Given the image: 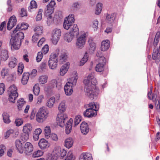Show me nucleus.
Segmentation results:
<instances>
[{
    "mask_svg": "<svg viewBox=\"0 0 160 160\" xmlns=\"http://www.w3.org/2000/svg\"><path fill=\"white\" fill-rule=\"evenodd\" d=\"M69 62H67L61 67L60 70V74L61 76H63L66 74L69 68Z\"/></svg>",
    "mask_w": 160,
    "mask_h": 160,
    "instance_id": "nucleus-23",
    "label": "nucleus"
},
{
    "mask_svg": "<svg viewBox=\"0 0 160 160\" xmlns=\"http://www.w3.org/2000/svg\"><path fill=\"white\" fill-rule=\"evenodd\" d=\"M61 31L60 29H54L53 31L52 36V42L56 45L59 40L61 34Z\"/></svg>",
    "mask_w": 160,
    "mask_h": 160,
    "instance_id": "nucleus-17",
    "label": "nucleus"
},
{
    "mask_svg": "<svg viewBox=\"0 0 160 160\" xmlns=\"http://www.w3.org/2000/svg\"><path fill=\"white\" fill-rule=\"evenodd\" d=\"M24 36L23 32H18L14 36H12L10 41L11 49L17 50L19 48L21 41L23 39Z\"/></svg>",
    "mask_w": 160,
    "mask_h": 160,
    "instance_id": "nucleus-1",
    "label": "nucleus"
},
{
    "mask_svg": "<svg viewBox=\"0 0 160 160\" xmlns=\"http://www.w3.org/2000/svg\"><path fill=\"white\" fill-rule=\"evenodd\" d=\"M36 111L35 109H33L31 112V114L30 116V119L32 120L36 116Z\"/></svg>",
    "mask_w": 160,
    "mask_h": 160,
    "instance_id": "nucleus-62",
    "label": "nucleus"
},
{
    "mask_svg": "<svg viewBox=\"0 0 160 160\" xmlns=\"http://www.w3.org/2000/svg\"><path fill=\"white\" fill-rule=\"evenodd\" d=\"M81 121V117L80 115L76 116L74 119L75 125H78Z\"/></svg>",
    "mask_w": 160,
    "mask_h": 160,
    "instance_id": "nucleus-50",
    "label": "nucleus"
},
{
    "mask_svg": "<svg viewBox=\"0 0 160 160\" xmlns=\"http://www.w3.org/2000/svg\"><path fill=\"white\" fill-rule=\"evenodd\" d=\"M38 144L39 148L42 150H44L49 147V143L46 139H41L39 141Z\"/></svg>",
    "mask_w": 160,
    "mask_h": 160,
    "instance_id": "nucleus-20",
    "label": "nucleus"
},
{
    "mask_svg": "<svg viewBox=\"0 0 160 160\" xmlns=\"http://www.w3.org/2000/svg\"><path fill=\"white\" fill-rule=\"evenodd\" d=\"M5 146L3 145H2L0 146V157L2 156L4 154V150H5Z\"/></svg>",
    "mask_w": 160,
    "mask_h": 160,
    "instance_id": "nucleus-59",
    "label": "nucleus"
},
{
    "mask_svg": "<svg viewBox=\"0 0 160 160\" xmlns=\"http://www.w3.org/2000/svg\"><path fill=\"white\" fill-rule=\"evenodd\" d=\"M48 112L45 108H41L36 115V121L39 123L42 122L47 118Z\"/></svg>",
    "mask_w": 160,
    "mask_h": 160,
    "instance_id": "nucleus-5",
    "label": "nucleus"
},
{
    "mask_svg": "<svg viewBox=\"0 0 160 160\" xmlns=\"http://www.w3.org/2000/svg\"><path fill=\"white\" fill-rule=\"evenodd\" d=\"M75 19L74 18V15L72 14L69 15L64 20L63 24V28L66 30H68L71 28H72L73 23Z\"/></svg>",
    "mask_w": 160,
    "mask_h": 160,
    "instance_id": "nucleus-9",
    "label": "nucleus"
},
{
    "mask_svg": "<svg viewBox=\"0 0 160 160\" xmlns=\"http://www.w3.org/2000/svg\"><path fill=\"white\" fill-rule=\"evenodd\" d=\"M17 59L16 58H11L8 64L9 67L11 68H13L17 65Z\"/></svg>",
    "mask_w": 160,
    "mask_h": 160,
    "instance_id": "nucleus-31",
    "label": "nucleus"
},
{
    "mask_svg": "<svg viewBox=\"0 0 160 160\" xmlns=\"http://www.w3.org/2000/svg\"><path fill=\"white\" fill-rule=\"evenodd\" d=\"M23 123V120L21 118L16 119L15 122V123L17 126L21 125Z\"/></svg>",
    "mask_w": 160,
    "mask_h": 160,
    "instance_id": "nucleus-53",
    "label": "nucleus"
},
{
    "mask_svg": "<svg viewBox=\"0 0 160 160\" xmlns=\"http://www.w3.org/2000/svg\"><path fill=\"white\" fill-rule=\"evenodd\" d=\"M44 96L43 95H39L37 98V104L40 105L42 102L43 99H44Z\"/></svg>",
    "mask_w": 160,
    "mask_h": 160,
    "instance_id": "nucleus-57",
    "label": "nucleus"
},
{
    "mask_svg": "<svg viewBox=\"0 0 160 160\" xmlns=\"http://www.w3.org/2000/svg\"><path fill=\"white\" fill-rule=\"evenodd\" d=\"M84 90L87 95L92 99H93L94 96L97 95V93L96 92L98 90L95 88L93 89L91 86L85 85Z\"/></svg>",
    "mask_w": 160,
    "mask_h": 160,
    "instance_id": "nucleus-14",
    "label": "nucleus"
},
{
    "mask_svg": "<svg viewBox=\"0 0 160 160\" xmlns=\"http://www.w3.org/2000/svg\"><path fill=\"white\" fill-rule=\"evenodd\" d=\"M99 62L95 68V71L98 72H101L104 71L106 61L104 57H101L99 59Z\"/></svg>",
    "mask_w": 160,
    "mask_h": 160,
    "instance_id": "nucleus-13",
    "label": "nucleus"
},
{
    "mask_svg": "<svg viewBox=\"0 0 160 160\" xmlns=\"http://www.w3.org/2000/svg\"><path fill=\"white\" fill-rule=\"evenodd\" d=\"M43 11V9L41 8L39 10L38 12V14H37L36 18V20L37 21H40L42 19V13Z\"/></svg>",
    "mask_w": 160,
    "mask_h": 160,
    "instance_id": "nucleus-45",
    "label": "nucleus"
},
{
    "mask_svg": "<svg viewBox=\"0 0 160 160\" xmlns=\"http://www.w3.org/2000/svg\"><path fill=\"white\" fill-rule=\"evenodd\" d=\"M102 4L101 3H98L97 5L96 10L95 13L97 15H99L102 9Z\"/></svg>",
    "mask_w": 160,
    "mask_h": 160,
    "instance_id": "nucleus-42",
    "label": "nucleus"
},
{
    "mask_svg": "<svg viewBox=\"0 0 160 160\" xmlns=\"http://www.w3.org/2000/svg\"><path fill=\"white\" fill-rule=\"evenodd\" d=\"M48 76L47 75H42L40 76L39 81L42 84H44L47 82Z\"/></svg>",
    "mask_w": 160,
    "mask_h": 160,
    "instance_id": "nucleus-38",
    "label": "nucleus"
},
{
    "mask_svg": "<svg viewBox=\"0 0 160 160\" xmlns=\"http://www.w3.org/2000/svg\"><path fill=\"white\" fill-rule=\"evenodd\" d=\"M38 5L34 0H32L30 2V6L28 8V11L31 12L32 9L34 8H37Z\"/></svg>",
    "mask_w": 160,
    "mask_h": 160,
    "instance_id": "nucleus-37",
    "label": "nucleus"
},
{
    "mask_svg": "<svg viewBox=\"0 0 160 160\" xmlns=\"http://www.w3.org/2000/svg\"><path fill=\"white\" fill-rule=\"evenodd\" d=\"M148 96L149 99L152 100L153 101H154L157 98V96L156 94H152V89H151L150 91L148 92Z\"/></svg>",
    "mask_w": 160,
    "mask_h": 160,
    "instance_id": "nucleus-41",
    "label": "nucleus"
},
{
    "mask_svg": "<svg viewBox=\"0 0 160 160\" xmlns=\"http://www.w3.org/2000/svg\"><path fill=\"white\" fill-rule=\"evenodd\" d=\"M68 116L65 114L61 113L58 114L57 118V124L61 127H63L65 125V122L67 120Z\"/></svg>",
    "mask_w": 160,
    "mask_h": 160,
    "instance_id": "nucleus-15",
    "label": "nucleus"
},
{
    "mask_svg": "<svg viewBox=\"0 0 160 160\" xmlns=\"http://www.w3.org/2000/svg\"><path fill=\"white\" fill-rule=\"evenodd\" d=\"M11 3V0H7V4L8 8H7V11L8 12H11L12 9V6Z\"/></svg>",
    "mask_w": 160,
    "mask_h": 160,
    "instance_id": "nucleus-52",
    "label": "nucleus"
},
{
    "mask_svg": "<svg viewBox=\"0 0 160 160\" xmlns=\"http://www.w3.org/2000/svg\"><path fill=\"white\" fill-rule=\"evenodd\" d=\"M86 34L84 33L81 35L77 39L76 45L77 48H82L84 46L86 42Z\"/></svg>",
    "mask_w": 160,
    "mask_h": 160,
    "instance_id": "nucleus-16",
    "label": "nucleus"
},
{
    "mask_svg": "<svg viewBox=\"0 0 160 160\" xmlns=\"http://www.w3.org/2000/svg\"><path fill=\"white\" fill-rule=\"evenodd\" d=\"M110 46V42L108 40H103L101 43V50L102 51H105L108 50Z\"/></svg>",
    "mask_w": 160,
    "mask_h": 160,
    "instance_id": "nucleus-24",
    "label": "nucleus"
},
{
    "mask_svg": "<svg viewBox=\"0 0 160 160\" xmlns=\"http://www.w3.org/2000/svg\"><path fill=\"white\" fill-rule=\"evenodd\" d=\"M42 27V26H37L34 28V31L36 32L35 33L41 35L43 33Z\"/></svg>",
    "mask_w": 160,
    "mask_h": 160,
    "instance_id": "nucleus-43",
    "label": "nucleus"
},
{
    "mask_svg": "<svg viewBox=\"0 0 160 160\" xmlns=\"http://www.w3.org/2000/svg\"><path fill=\"white\" fill-rule=\"evenodd\" d=\"M83 83L85 85L91 86L94 89L96 88L97 81L94 77L93 73H91L88 76L87 79L84 80Z\"/></svg>",
    "mask_w": 160,
    "mask_h": 160,
    "instance_id": "nucleus-10",
    "label": "nucleus"
},
{
    "mask_svg": "<svg viewBox=\"0 0 160 160\" xmlns=\"http://www.w3.org/2000/svg\"><path fill=\"white\" fill-rule=\"evenodd\" d=\"M33 91L34 94L38 95L40 92V88L38 84H36L33 87Z\"/></svg>",
    "mask_w": 160,
    "mask_h": 160,
    "instance_id": "nucleus-44",
    "label": "nucleus"
},
{
    "mask_svg": "<svg viewBox=\"0 0 160 160\" xmlns=\"http://www.w3.org/2000/svg\"><path fill=\"white\" fill-rule=\"evenodd\" d=\"M115 16L114 14H108L106 17V22L109 23H111L113 22L115 19Z\"/></svg>",
    "mask_w": 160,
    "mask_h": 160,
    "instance_id": "nucleus-35",
    "label": "nucleus"
},
{
    "mask_svg": "<svg viewBox=\"0 0 160 160\" xmlns=\"http://www.w3.org/2000/svg\"><path fill=\"white\" fill-rule=\"evenodd\" d=\"M55 102V99L54 97L50 98L48 101L47 106L49 108H52Z\"/></svg>",
    "mask_w": 160,
    "mask_h": 160,
    "instance_id": "nucleus-36",
    "label": "nucleus"
},
{
    "mask_svg": "<svg viewBox=\"0 0 160 160\" xmlns=\"http://www.w3.org/2000/svg\"><path fill=\"white\" fill-rule=\"evenodd\" d=\"M68 55L67 53L62 52L59 57V61L62 63L66 62L68 59Z\"/></svg>",
    "mask_w": 160,
    "mask_h": 160,
    "instance_id": "nucleus-32",
    "label": "nucleus"
},
{
    "mask_svg": "<svg viewBox=\"0 0 160 160\" xmlns=\"http://www.w3.org/2000/svg\"><path fill=\"white\" fill-rule=\"evenodd\" d=\"M17 21L16 18L15 16L13 15L11 16L9 18L7 23V28L8 30H10L16 25Z\"/></svg>",
    "mask_w": 160,
    "mask_h": 160,
    "instance_id": "nucleus-19",
    "label": "nucleus"
},
{
    "mask_svg": "<svg viewBox=\"0 0 160 160\" xmlns=\"http://www.w3.org/2000/svg\"><path fill=\"white\" fill-rule=\"evenodd\" d=\"M8 70L6 68H3L1 71V74L3 78L8 74Z\"/></svg>",
    "mask_w": 160,
    "mask_h": 160,
    "instance_id": "nucleus-63",
    "label": "nucleus"
},
{
    "mask_svg": "<svg viewBox=\"0 0 160 160\" xmlns=\"http://www.w3.org/2000/svg\"><path fill=\"white\" fill-rule=\"evenodd\" d=\"M45 135L46 138L48 139L50 137L51 131L49 126H47L44 129Z\"/></svg>",
    "mask_w": 160,
    "mask_h": 160,
    "instance_id": "nucleus-39",
    "label": "nucleus"
},
{
    "mask_svg": "<svg viewBox=\"0 0 160 160\" xmlns=\"http://www.w3.org/2000/svg\"><path fill=\"white\" fill-rule=\"evenodd\" d=\"M47 64L46 62H42L40 66V68L42 71H44L46 69Z\"/></svg>",
    "mask_w": 160,
    "mask_h": 160,
    "instance_id": "nucleus-60",
    "label": "nucleus"
},
{
    "mask_svg": "<svg viewBox=\"0 0 160 160\" xmlns=\"http://www.w3.org/2000/svg\"><path fill=\"white\" fill-rule=\"evenodd\" d=\"M88 43L90 47L89 48V52L92 53L95 49L96 47V44L91 39H89Z\"/></svg>",
    "mask_w": 160,
    "mask_h": 160,
    "instance_id": "nucleus-33",
    "label": "nucleus"
},
{
    "mask_svg": "<svg viewBox=\"0 0 160 160\" xmlns=\"http://www.w3.org/2000/svg\"><path fill=\"white\" fill-rule=\"evenodd\" d=\"M3 117V120L4 122L5 123H9L10 122V116L6 112H4L2 114Z\"/></svg>",
    "mask_w": 160,
    "mask_h": 160,
    "instance_id": "nucleus-34",
    "label": "nucleus"
},
{
    "mask_svg": "<svg viewBox=\"0 0 160 160\" xmlns=\"http://www.w3.org/2000/svg\"><path fill=\"white\" fill-rule=\"evenodd\" d=\"M49 138H50V139L51 140L55 141H57L58 140V138L57 135L55 133L51 134Z\"/></svg>",
    "mask_w": 160,
    "mask_h": 160,
    "instance_id": "nucleus-58",
    "label": "nucleus"
},
{
    "mask_svg": "<svg viewBox=\"0 0 160 160\" xmlns=\"http://www.w3.org/2000/svg\"><path fill=\"white\" fill-rule=\"evenodd\" d=\"M80 128L82 133L84 135H86L89 131L88 124L85 122H83L81 124Z\"/></svg>",
    "mask_w": 160,
    "mask_h": 160,
    "instance_id": "nucleus-22",
    "label": "nucleus"
},
{
    "mask_svg": "<svg viewBox=\"0 0 160 160\" xmlns=\"http://www.w3.org/2000/svg\"><path fill=\"white\" fill-rule=\"evenodd\" d=\"M43 154L42 152L40 150H38L36 151H35L32 154V156L33 157H39Z\"/></svg>",
    "mask_w": 160,
    "mask_h": 160,
    "instance_id": "nucleus-48",
    "label": "nucleus"
},
{
    "mask_svg": "<svg viewBox=\"0 0 160 160\" xmlns=\"http://www.w3.org/2000/svg\"><path fill=\"white\" fill-rule=\"evenodd\" d=\"M32 129V127L29 123H27L23 127V133L21 137L22 141H26L29 139V135Z\"/></svg>",
    "mask_w": 160,
    "mask_h": 160,
    "instance_id": "nucleus-8",
    "label": "nucleus"
},
{
    "mask_svg": "<svg viewBox=\"0 0 160 160\" xmlns=\"http://www.w3.org/2000/svg\"><path fill=\"white\" fill-rule=\"evenodd\" d=\"M0 57L2 60L6 61L9 58L8 51L5 50H2L1 51Z\"/></svg>",
    "mask_w": 160,
    "mask_h": 160,
    "instance_id": "nucleus-30",
    "label": "nucleus"
},
{
    "mask_svg": "<svg viewBox=\"0 0 160 160\" xmlns=\"http://www.w3.org/2000/svg\"><path fill=\"white\" fill-rule=\"evenodd\" d=\"M15 144L17 150L19 152L22 153L24 152V148L21 141L19 140H16L15 142Z\"/></svg>",
    "mask_w": 160,
    "mask_h": 160,
    "instance_id": "nucleus-25",
    "label": "nucleus"
},
{
    "mask_svg": "<svg viewBox=\"0 0 160 160\" xmlns=\"http://www.w3.org/2000/svg\"><path fill=\"white\" fill-rule=\"evenodd\" d=\"M42 52L44 54H46L48 52L49 47L48 44L45 45L42 49Z\"/></svg>",
    "mask_w": 160,
    "mask_h": 160,
    "instance_id": "nucleus-54",
    "label": "nucleus"
},
{
    "mask_svg": "<svg viewBox=\"0 0 160 160\" xmlns=\"http://www.w3.org/2000/svg\"><path fill=\"white\" fill-rule=\"evenodd\" d=\"M58 55L55 53H52L50 56L48 64L49 68L52 70L56 69L58 65Z\"/></svg>",
    "mask_w": 160,
    "mask_h": 160,
    "instance_id": "nucleus-11",
    "label": "nucleus"
},
{
    "mask_svg": "<svg viewBox=\"0 0 160 160\" xmlns=\"http://www.w3.org/2000/svg\"><path fill=\"white\" fill-rule=\"evenodd\" d=\"M152 58L153 59L155 60L157 62L160 61V46L158 49H154L153 50Z\"/></svg>",
    "mask_w": 160,
    "mask_h": 160,
    "instance_id": "nucleus-21",
    "label": "nucleus"
},
{
    "mask_svg": "<svg viewBox=\"0 0 160 160\" xmlns=\"http://www.w3.org/2000/svg\"><path fill=\"white\" fill-rule=\"evenodd\" d=\"M17 88L15 85H11L8 89L9 94V100L12 103L15 102V100L18 96V94L17 92Z\"/></svg>",
    "mask_w": 160,
    "mask_h": 160,
    "instance_id": "nucleus-7",
    "label": "nucleus"
},
{
    "mask_svg": "<svg viewBox=\"0 0 160 160\" xmlns=\"http://www.w3.org/2000/svg\"><path fill=\"white\" fill-rule=\"evenodd\" d=\"M25 102L23 98H21L18 101V109L19 110H22V108L23 105L25 104Z\"/></svg>",
    "mask_w": 160,
    "mask_h": 160,
    "instance_id": "nucleus-40",
    "label": "nucleus"
},
{
    "mask_svg": "<svg viewBox=\"0 0 160 160\" xmlns=\"http://www.w3.org/2000/svg\"><path fill=\"white\" fill-rule=\"evenodd\" d=\"M56 3L54 0H52L47 5L46 8L45 9L44 14L47 17V24L50 26L53 22V19L52 14L54 11V7Z\"/></svg>",
    "mask_w": 160,
    "mask_h": 160,
    "instance_id": "nucleus-2",
    "label": "nucleus"
},
{
    "mask_svg": "<svg viewBox=\"0 0 160 160\" xmlns=\"http://www.w3.org/2000/svg\"><path fill=\"white\" fill-rule=\"evenodd\" d=\"M79 160H93L92 154L88 153H83L80 156Z\"/></svg>",
    "mask_w": 160,
    "mask_h": 160,
    "instance_id": "nucleus-27",
    "label": "nucleus"
},
{
    "mask_svg": "<svg viewBox=\"0 0 160 160\" xmlns=\"http://www.w3.org/2000/svg\"><path fill=\"white\" fill-rule=\"evenodd\" d=\"M23 148L25 153L28 155H31L33 150V145L29 142H27L25 143Z\"/></svg>",
    "mask_w": 160,
    "mask_h": 160,
    "instance_id": "nucleus-18",
    "label": "nucleus"
},
{
    "mask_svg": "<svg viewBox=\"0 0 160 160\" xmlns=\"http://www.w3.org/2000/svg\"><path fill=\"white\" fill-rule=\"evenodd\" d=\"M5 90V85L3 83H0V94H2Z\"/></svg>",
    "mask_w": 160,
    "mask_h": 160,
    "instance_id": "nucleus-61",
    "label": "nucleus"
},
{
    "mask_svg": "<svg viewBox=\"0 0 160 160\" xmlns=\"http://www.w3.org/2000/svg\"><path fill=\"white\" fill-rule=\"evenodd\" d=\"M19 15L20 17H23L27 16V11L24 8H22L19 12Z\"/></svg>",
    "mask_w": 160,
    "mask_h": 160,
    "instance_id": "nucleus-55",
    "label": "nucleus"
},
{
    "mask_svg": "<svg viewBox=\"0 0 160 160\" xmlns=\"http://www.w3.org/2000/svg\"><path fill=\"white\" fill-rule=\"evenodd\" d=\"M24 68V65L23 64L20 63L19 64V66L18 67V74L19 75L21 74L23 72V69Z\"/></svg>",
    "mask_w": 160,
    "mask_h": 160,
    "instance_id": "nucleus-47",
    "label": "nucleus"
},
{
    "mask_svg": "<svg viewBox=\"0 0 160 160\" xmlns=\"http://www.w3.org/2000/svg\"><path fill=\"white\" fill-rule=\"evenodd\" d=\"M43 57V54L42 52H38L36 58V60L37 62H39L41 61Z\"/></svg>",
    "mask_w": 160,
    "mask_h": 160,
    "instance_id": "nucleus-51",
    "label": "nucleus"
},
{
    "mask_svg": "<svg viewBox=\"0 0 160 160\" xmlns=\"http://www.w3.org/2000/svg\"><path fill=\"white\" fill-rule=\"evenodd\" d=\"M30 74L29 72H24L22 77L21 83L23 85L26 84L28 81Z\"/></svg>",
    "mask_w": 160,
    "mask_h": 160,
    "instance_id": "nucleus-28",
    "label": "nucleus"
},
{
    "mask_svg": "<svg viewBox=\"0 0 160 160\" xmlns=\"http://www.w3.org/2000/svg\"><path fill=\"white\" fill-rule=\"evenodd\" d=\"M40 35L35 33V34L32 36V40L33 42H35L38 39Z\"/></svg>",
    "mask_w": 160,
    "mask_h": 160,
    "instance_id": "nucleus-64",
    "label": "nucleus"
},
{
    "mask_svg": "<svg viewBox=\"0 0 160 160\" xmlns=\"http://www.w3.org/2000/svg\"><path fill=\"white\" fill-rule=\"evenodd\" d=\"M79 29L77 24H73L72 28H71L70 30L69 34L67 36V41L68 42H70L74 36H77L79 34Z\"/></svg>",
    "mask_w": 160,
    "mask_h": 160,
    "instance_id": "nucleus-12",
    "label": "nucleus"
},
{
    "mask_svg": "<svg viewBox=\"0 0 160 160\" xmlns=\"http://www.w3.org/2000/svg\"><path fill=\"white\" fill-rule=\"evenodd\" d=\"M66 108L65 103L64 102L61 103L58 107V109L61 112H64Z\"/></svg>",
    "mask_w": 160,
    "mask_h": 160,
    "instance_id": "nucleus-46",
    "label": "nucleus"
},
{
    "mask_svg": "<svg viewBox=\"0 0 160 160\" xmlns=\"http://www.w3.org/2000/svg\"><path fill=\"white\" fill-rule=\"evenodd\" d=\"M78 77L76 75L75 77H72L64 86V91L66 95H71L73 92V87L76 85Z\"/></svg>",
    "mask_w": 160,
    "mask_h": 160,
    "instance_id": "nucleus-4",
    "label": "nucleus"
},
{
    "mask_svg": "<svg viewBox=\"0 0 160 160\" xmlns=\"http://www.w3.org/2000/svg\"><path fill=\"white\" fill-rule=\"evenodd\" d=\"M155 106L157 109H160V99L159 98L155 99L154 101Z\"/></svg>",
    "mask_w": 160,
    "mask_h": 160,
    "instance_id": "nucleus-49",
    "label": "nucleus"
},
{
    "mask_svg": "<svg viewBox=\"0 0 160 160\" xmlns=\"http://www.w3.org/2000/svg\"><path fill=\"white\" fill-rule=\"evenodd\" d=\"M88 108L83 112V116L88 118H92L97 115V111L99 106L94 102H91L88 104Z\"/></svg>",
    "mask_w": 160,
    "mask_h": 160,
    "instance_id": "nucleus-3",
    "label": "nucleus"
},
{
    "mask_svg": "<svg viewBox=\"0 0 160 160\" xmlns=\"http://www.w3.org/2000/svg\"><path fill=\"white\" fill-rule=\"evenodd\" d=\"M72 122V119L70 118L67 122L65 127V131L67 134H69L71 131Z\"/></svg>",
    "mask_w": 160,
    "mask_h": 160,
    "instance_id": "nucleus-26",
    "label": "nucleus"
},
{
    "mask_svg": "<svg viewBox=\"0 0 160 160\" xmlns=\"http://www.w3.org/2000/svg\"><path fill=\"white\" fill-rule=\"evenodd\" d=\"M73 158L72 153L71 151L69 152L66 158L64 160H71Z\"/></svg>",
    "mask_w": 160,
    "mask_h": 160,
    "instance_id": "nucleus-56",
    "label": "nucleus"
},
{
    "mask_svg": "<svg viewBox=\"0 0 160 160\" xmlns=\"http://www.w3.org/2000/svg\"><path fill=\"white\" fill-rule=\"evenodd\" d=\"M67 154V151L63 148H61L60 147H56L52 154V160H57L59 157L62 158L65 156Z\"/></svg>",
    "mask_w": 160,
    "mask_h": 160,
    "instance_id": "nucleus-6",
    "label": "nucleus"
},
{
    "mask_svg": "<svg viewBox=\"0 0 160 160\" xmlns=\"http://www.w3.org/2000/svg\"><path fill=\"white\" fill-rule=\"evenodd\" d=\"M73 141L71 138H66L64 141V146L68 148H70L73 145Z\"/></svg>",
    "mask_w": 160,
    "mask_h": 160,
    "instance_id": "nucleus-29",
    "label": "nucleus"
}]
</instances>
